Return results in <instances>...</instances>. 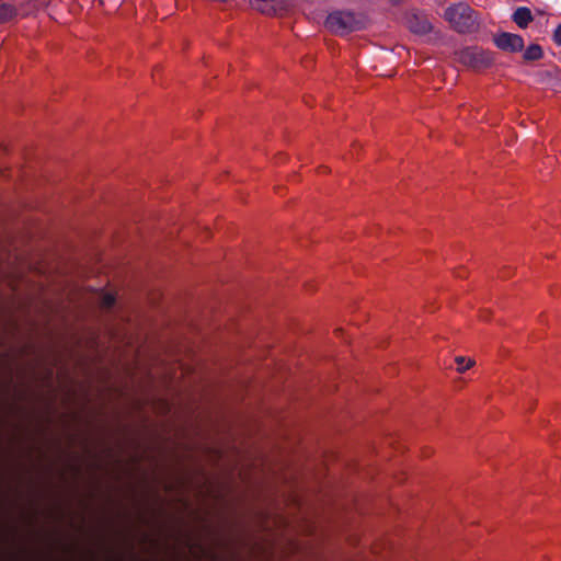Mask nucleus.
<instances>
[{
	"label": "nucleus",
	"mask_w": 561,
	"mask_h": 561,
	"mask_svg": "<svg viewBox=\"0 0 561 561\" xmlns=\"http://www.w3.org/2000/svg\"><path fill=\"white\" fill-rule=\"evenodd\" d=\"M444 19L460 34L476 33L481 25L479 14L466 2H458L446 8Z\"/></svg>",
	"instance_id": "f257e3e1"
},
{
	"label": "nucleus",
	"mask_w": 561,
	"mask_h": 561,
	"mask_svg": "<svg viewBox=\"0 0 561 561\" xmlns=\"http://www.w3.org/2000/svg\"><path fill=\"white\" fill-rule=\"evenodd\" d=\"M324 25L330 32L341 36L363 27L362 21L357 19L355 13L342 10L331 12L327 16Z\"/></svg>",
	"instance_id": "f03ea898"
},
{
	"label": "nucleus",
	"mask_w": 561,
	"mask_h": 561,
	"mask_svg": "<svg viewBox=\"0 0 561 561\" xmlns=\"http://www.w3.org/2000/svg\"><path fill=\"white\" fill-rule=\"evenodd\" d=\"M457 57L459 62L473 69L489 68L494 62L491 51L477 46L459 50Z\"/></svg>",
	"instance_id": "7ed1b4c3"
},
{
	"label": "nucleus",
	"mask_w": 561,
	"mask_h": 561,
	"mask_svg": "<svg viewBox=\"0 0 561 561\" xmlns=\"http://www.w3.org/2000/svg\"><path fill=\"white\" fill-rule=\"evenodd\" d=\"M252 9L265 15H282L289 9L286 0H249Z\"/></svg>",
	"instance_id": "20e7f679"
},
{
	"label": "nucleus",
	"mask_w": 561,
	"mask_h": 561,
	"mask_svg": "<svg viewBox=\"0 0 561 561\" xmlns=\"http://www.w3.org/2000/svg\"><path fill=\"white\" fill-rule=\"evenodd\" d=\"M494 44L504 51L517 53L524 49V39L520 35L503 32L494 37Z\"/></svg>",
	"instance_id": "39448f33"
},
{
	"label": "nucleus",
	"mask_w": 561,
	"mask_h": 561,
	"mask_svg": "<svg viewBox=\"0 0 561 561\" xmlns=\"http://www.w3.org/2000/svg\"><path fill=\"white\" fill-rule=\"evenodd\" d=\"M407 27L414 34L425 35L433 30L432 23L424 13L412 12L405 18Z\"/></svg>",
	"instance_id": "423d86ee"
},
{
	"label": "nucleus",
	"mask_w": 561,
	"mask_h": 561,
	"mask_svg": "<svg viewBox=\"0 0 561 561\" xmlns=\"http://www.w3.org/2000/svg\"><path fill=\"white\" fill-rule=\"evenodd\" d=\"M512 20L520 27L526 28L528 24L534 20L531 11L526 7L517 8L513 15Z\"/></svg>",
	"instance_id": "0eeeda50"
},
{
	"label": "nucleus",
	"mask_w": 561,
	"mask_h": 561,
	"mask_svg": "<svg viewBox=\"0 0 561 561\" xmlns=\"http://www.w3.org/2000/svg\"><path fill=\"white\" fill-rule=\"evenodd\" d=\"M18 14V9L14 4L1 2L0 3V23H5L12 20Z\"/></svg>",
	"instance_id": "6e6552de"
},
{
	"label": "nucleus",
	"mask_w": 561,
	"mask_h": 561,
	"mask_svg": "<svg viewBox=\"0 0 561 561\" xmlns=\"http://www.w3.org/2000/svg\"><path fill=\"white\" fill-rule=\"evenodd\" d=\"M542 56V48L538 44H531L525 49L523 58L527 61H536L541 59Z\"/></svg>",
	"instance_id": "1a4fd4ad"
},
{
	"label": "nucleus",
	"mask_w": 561,
	"mask_h": 561,
	"mask_svg": "<svg viewBox=\"0 0 561 561\" xmlns=\"http://www.w3.org/2000/svg\"><path fill=\"white\" fill-rule=\"evenodd\" d=\"M455 362L456 364L458 365L457 367V371L462 374L465 373L467 369L471 368L474 366L476 362L474 359L472 358H466L463 356H457L455 358Z\"/></svg>",
	"instance_id": "9d476101"
},
{
	"label": "nucleus",
	"mask_w": 561,
	"mask_h": 561,
	"mask_svg": "<svg viewBox=\"0 0 561 561\" xmlns=\"http://www.w3.org/2000/svg\"><path fill=\"white\" fill-rule=\"evenodd\" d=\"M115 302V298L111 294H104L101 300V306L103 308H111Z\"/></svg>",
	"instance_id": "9b49d317"
},
{
	"label": "nucleus",
	"mask_w": 561,
	"mask_h": 561,
	"mask_svg": "<svg viewBox=\"0 0 561 561\" xmlns=\"http://www.w3.org/2000/svg\"><path fill=\"white\" fill-rule=\"evenodd\" d=\"M553 41L557 45L561 46V23L556 27L553 32Z\"/></svg>",
	"instance_id": "f8f14e48"
}]
</instances>
